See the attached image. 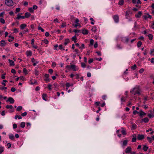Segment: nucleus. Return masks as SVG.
Masks as SVG:
<instances>
[{
    "instance_id": "nucleus-6",
    "label": "nucleus",
    "mask_w": 154,
    "mask_h": 154,
    "mask_svg": "<svg viewBox=\"0 0 154 154\" xmlns=\"http://www.w3.org/2000/svg\"><path fill=\"white\" fill-rule=\"evenodd\" d=\"M6 44H7V43L5 42V40H2L0 41V46L4 47Z\"/></svg>"
},
{
    "instance_id": "nucleus-18",
    "label": "nucleus",
    "mask_w": 154,
    "mask_h": 154,
    "mask_svg": "<svg viewBox=\"0 0 154 154\" xmlns=\"http://www.w3.org/2000/svg\"><path fill=\"white\" fill-rule=\"evenodd\" d=\"M122 133L123 135H125L126 134V131L123 128H122Z\"/></svg>"
},
{
    "instance_id": "nucleus-16",
    "label": "nucleus",
    "mask_w": 154,
    "mask_h": 154,
    "mask_svg": "<svg viewBox=\"0 0 154 154\" xmlns=\"http://www.w3.org/2000/svg\"><path fill=\"white\" fill-rule=\"evenodd\" d=\"M8 61H9V63L10 64V66H14V62L13 61L11 60L10 59L8 60Z\"/></svg>"
},
{
    "instance_id": "nucleus-4",
    "label": "nucleus",
    "mask_w": 154,
    "mask_h": 154,
    "mask_svg": "<svg viewBox=\"0 0 154 154\" xmlns=\"http://www.w3.org/2000/svg\"><path fill=\"white\" fill-rule=\"evenodd\" d=\"M137 138L139 140H142L144 138V136L143 135L138 134Z\"/></svg>"
},
{
    "instance_id": "nucleus-62",
    "label": "nucleus",
    "mask_w": 154,
    "mask_h": 154,
    "mask_svg": "<svg viewBox=\"0 0 154 154\" xmlns=\"http://www.w3.org/2000/svg\"><path fill=\"white\" fill-rule=\"evenodd\" d=\"M151 62L152 63H154V58H152L151 59Z\"/></svg>"
},
{
    "instance_id": "nucleus-60",
    "label": "nucleus",
    "mask_w": 154,
    "mask_h": 154,
    "mask_svg": "<svg viewBox=\"0 0 154 154\" xmlns=\"http://www.w3.org/2000/svg\"><path fill=\"white\" fill-rule=\"evenodd\" d=\"M136 138H133L132 139V142H135L136 141Z\"/></svg>"
},
{
    "instance_id": "nucleus-13",
    "label": "nucleus",
    "mask_w": 154,
    "mask_h": 154,
    "mask_svg": "<svg viewBox=\"0 0 154 154\" xmlns=\"http://www.w3.org/2000/svg\"><path fill=\"white\" fill-rule=\"evenodd\" d=\"M139 114L140 116H142L145 115L146 114L143 112L142 110H141L140 111Z\"/></svg>"
},
{
    "instance_id": "nucleus-61",
    "label": "nucleus",
    "mask_w": 154,
    "mask_h": 154,
    "mask_svg": "<svg viewBox=\"0 0 154 154\" xmlns=\"http://www.w3.org/2000/svg\"><path fill=\"white\" fill-rule=\"evenodd\" d=\"M139 113V112L136 110L134 111L133 112V114L134 115H135L136 114V113Z\"/></svg>"
},
{
    "instance_id": "nucleus-58",
    "label": "nucleus",
    "mask_w": 154,
    "mask_h": 154,
    "mask_svg": "<svg viewBox=\"0 0 154 154\" xmlns=\"http://www.w3.org/2000/svg\"><path fill=\"white\" fill-rule=\"evenodd\" d=\"M5 111H3L1 113V114L2 116H4L5 115Z\"/></svg>"
},
{
    "instance_id": "nucleus-15",
    "label": "nucleus",
    "mask_w": 154,
    "mask_h": 154,
    "mask_svg": "<svg viewBox=\"0 0 154 154\" xmlns=\"http://www.w3.org/2000/svg\"><path fill=\"white\" fill-rule=\"evenodd\" d=\"M20 18L24 19L25 18L24 16H21V15H19V14H18L17 15V17L15 18V19H19Z\"/></svg>"
},
{
    "instance_id": "nucleus-31",
    "label": "nucleus",
    "mask_w": 154,
    "mask_h": 154,
    "mask_svg": "<svg viewBox=\"0 0 154 154\" xmlns=\"http://www.w3.org/2000/svg\"><path fill=\"white\" fill-rule=\"evenodd\" d=\"M142 45V42L140 41H139L137 43V46L138 48L140 47Z\"/></svg>"
},
{
    "instance_id": "nucleus-46",
    "label": "nucleus",
    "mask_w": 154,
    "mask_h": 154,
    "mask_svg": "<svg viewBox=\"0 0 154 154\" xmlns=\"http://www.w3.org/2000/svg\"><path fill=\"white\" fill-rule=\"evenodd\" d=\"M52 86V85L50 84H49L48 85V88L49 90H51V87Z\"/></svg>"
},
{
    "instance_id": "nucleus-29",
    "label": "nucleus",
    "mask_w": 154,
    "mask_h": 154,
    "mask_svg": "<svg viewBox=\"0 0 154 154\" xmlns=\"http://www.w3.org/2000/svg\"><path fill=\"white\" fill-rule=\"evenodd\" d=\"M124 3V1L123 0H121L119 2V4L120 5H123Z\"/></svg>"
},
{
    "instance_id": "nucleus-24",
    "label": "nucleus",
    "mask_w": 154,
    "mask_h": 154,
    "mask_svg": "<svg viewBox=\"0 0 154 154\" xmlns=\"http://www.w3.org/2000/svg\"><path fill=\"white\" fill-rule=\"evenodd\" d=\"M143 122L145 123L148 122L149 121V119L148 118L146 117L143 119Z\"/></svg>"
},
{
    "instance_id": "nucleus-55",
    "label": "nucleus",
    "mask_w": 154,
    "mask_h": 154,
    "mask_svg": "<svg viewBox=\"0 0 154 154\" xmlns=\"http://www.w3.org/2000/svg\"><path fill=\"white\" fill-rule=\"evenodd\" d=\"M148 116L150 118H151L152 117H154V115H152L150 114H149L148 115Z\"/></svg>"
},
{
    "instance_id": "nucleus-23",
    "label": "nucleus",
    "mask_w": 154,
    "mask_h": 154,
    "mask_svg": "<svg viewBox=\"0 0 154 154\" xmlns=\"http://www.w3.org/2000/svg\"><path fill=\"white\" fill-rule=\"evenodd\" d=\"M4 147L0 146V154H1L4 151Z\"/></svg>"
},
{
    "instance_id": "nucleus-52",
    "label": "nucleus",
    "mask_w": 154,
    "mask_h": 154,
    "mask_svg": "<svg viewBox=\"0 0 154 154\" xmlns=\"http://www.w3.org/2000/svg\"><path fill=\"white\" fill-rule=\"evenodd\" d=\"M93 61V59H91L88 60V63H92Z\"/></svg>"
},
{
    "instance_id": "nucleus-11",
    "label": "nucleus",
    "mask_w": 154,
    "mask_h": 154,
    "mask_svg": "<svg viewBox=\"0 0 154 154\" xmlns=\"http://www.w3.org/2000/svg\"><path fill=\"white\" fill-rule=\"evenodd\" d=\"M30 16V14L29 12H26L25 14V16H24V18H28Z\"/></svg>"
},
{
    "instance_id": "nucleus-50",
    "label": "nucleus",
    "mask_w": 154,
    "mask_h": 154,
    "mask_svg": "<svg viewBox=\"0 0 154 154\" xmlns=\"http://www.w3.org/2000/svg\"><path fill=\"white\" fill-rule=\"evenodd\" d=\"M11 91L12 92H14L16 91V89L14 88H12L11 89Z\"/></svg>"
},
{
    "instance_id": "nucleus-12",
    "label": "nucleus",
    "mask_w": 154,
    "mask_h": 154,
    "mask_svg": "<svg viewBox=\"0 0 154 154\" xmlns=\"http://www.w3.org/2000/svg\"><path fill=\"white\" fill-rule=\"evenodd\" d=\"M88 33V31L86 29H83L82 31V33L83 34H87Z\"/></svg>"
},
{
    "instance_id": "nucleus-51",
    "label": "nucleus",
    "mask_w": 154,
    "mask_h": 154,
    "mask_svg": "<svg viewBox=\"0 0 154 154\" xmlns=\"http://www.w3.org/2000/svg\"><path fill=\"white\" fill-rule=\"evenodd\" d=\"M17 127V125L16 124H14L13 125V128L14 129L16 128Z\"/></svg>"
},
{
    "instance_id": "nucleus-42",
    "label": "nucleus",
    "mask_w": 154,
    "mask_h": 154,
    "mask_svg": "<svg viewBox=\"0 0 154 154\" xmlns=\"http://www.w3.org/2000/svg\"><path fill=\"white\" fill-rule=\"evenodd\" d=\"M46 94H43L42 95V98H43V99L44 100H45V101H46V99H45V97H46Z\"/></svg>"
},
{
    "instance_id": "nucleus-48",
    "label": "nucleus",
    "mask_w": 154,
    "mask_h": 154,
    "mask_svg": "<svg viewBox=\"0 0 154 154\" xmlns=\"http://www.w3.org/2000/svg\"><path fill=\"white\" fill-rule=\"evenodd\" d=\"M7 146H8V148H10L11 147V144L10 143H8L7 144Z\"/></svg>"
},
{
    "instance_id": "nucleus-57",
    "label": "nucleus",
    "mask_w": 154,
    "mask_h": 154,
    "mask_svg": "<svg viewBox=\"0 0 154 154\" xmlns=\"http://www.w3.org/2000/svg\"><path fill=\"white\" fill-rule=\"evenodd\" d=\"M29 11L31 12H33V10L32 8H30L29 9Z\"/></svg>"
},
{
    "instance_id": "nucleus-49",
    "label": "nucleus",
    "mask_w": 154,
    "mask_h": 154,
    "mask_svg": "<svg viewBox=\"0 0 154 154\" xmlns=\"http://www.w3.org/2000/svg\"><path fill=\"white\" fill-rule=\"evenodd\" d=\"M27 115V112H24L21 114V116H26Z\"/></svg>"
},
{
    "instance_id": "nucleus-36",
    "label": "nucleus",
    "mask_w": 154,
    "mask_h": 154,
    "mask_svg": "<svg viewBox=\"0 0 154 154\" xmlns=\"http://www.w3.org/2000/svg\"><path fill=\"white\" fill-rule=\"evenodd\" d=\"M65 42L64 43V45H67L68 43L69 42V39L68 38H67V39H66L65 40Z\"/></svg>"
},
{
    "instance_id": "nucleus-22",
    "label": "nucleus",
    "mask_w": 154,
    "mask_h": 154,
    "mask_svg": "<svg viewBox=\"0 0 154 154\" xmlns=\"http://www.w3.org/2000/svg\"><path fill=\"white\" fill-rule=\"evenodd\" d=\"M32 53L30 51H27L26 52V54L28 56H31Z\"/></svg>"
},
{
    "instance_id": "nucleus-8",
    "label": "nucleus",
    "mask_w": 154,
    "mask_h": 154,
    "mask_svg": "<svg viewBox=\"0 0 154 154\" xmlns=\"http://www.w3.org/2000/svg\"><path fill=\"white\" fill-rule=\"evenodd\" d=\"M131 150V148L129 146L127 147L125 149V152L127 153H130Z\"/></svg>"
},
{
    "instance_id": "nucleus-64",
    "label": "nucleus",
    "mask_w": 154,
    "mask_h": 154,
    "mask_svg": "<svg viewBox=\"0 0 154 154\" xmlns=\"http://www.w3.org/2000/svg\"><path fill=\"white\" fill-rule=\"evenodd\" d=\"M94 47L95 48H97V46H98V44H97V42H96L94 45Z\"/></svg>"
},
{
    "instance_id": "nucleus-7",
    "label": "nucleus",
    "mask_w": 154,
    "mask_h": 154,
    "mask_svg": "<svg viewBox=\"0 0 154 154\" xmlns=\"http://www.w3.org/2000/svg\"><path fill=\"white\" fill-rule=\"evenodd\" d=\"M113 19L116 23H118L119 22V17L117 15H116L114 16Z\"/></svg>"
},
{
    "instance_id": "nucleus-59",
    "label": "nucleus",
    "mask_w": 154,
    "mask_h": 154,
    "mask_svg": "<svg viewBox=\"0 0 154 154\" xmlns=\"http://www.w3.org/2000/svg\"><path fill=\"white\" fill-rule=\"evenodd\" d=\"M38 8V7L36 5H33V9H36Z\"/></svg>"
},
{
    "instance_id": "nucleus-34",
    "label": "nucleus",
    "mask_w": 154,
    "mask_h": 154,
    "mask_svg": "<svg viewBox=\"0 0 154 154\" xmlns=\"http://www.w3.org/2000/svg\"><path fill=\"white\" fill-rule=\"evenodd\" d=\"M94 41L93 39H91L90 42V45H92L93 44Z\"/></svg>"
},
{
    "instance_id": "nucleus-43",
    "label": "nucleus",
    "mask_w": 154,
    "mask_h": 154,
    "mask_svg": "<svg viewBox=\"0 0 154 154\" xmlns=\"http://www.w3.org/2000/svg\"><path fill=\"white\" fill-rule=\"evenodd\" d=\"M23 72L25 75H26L27 74V70L26 68L23 69Z\"/></svg>"
},
{
    "instance_id": "nucleus-54",
    "label": "nucleus",
    "mask_w": 154,
    "mask_h": 154,
    "mask_svg": "<svg viewBox=\"0 0 154 154\" xmlns=\"http://www.w3.org/2000/svg\"><path fill=\"white\" fill-rule=\"evenodd\" d=\"M7 88L6 87H3L0 88V89L2 90L7 89Z\"/></svg>"
},
{
    "instance_id": "nucleus-5",
    "label": "nucleus",
    "mask_w": 154,
    "mask_h": 154,
    "mask_svg": "<svg viewBox=\"0 0 154 154\" xmlns=\"http://www.w3.org/2000/svg\"><path fill=\"white\" fill-rule=\"evenodd\" d=\"M45 80L47 82H49L50 80V79L49 78V75L48 74H46L45 75Z\"/></svg>"
},
{
    "instance_id": "nucleus-45",
    "label": "nucleus",
    "mask_w": 154,
    "mask_h": 154,
    "mask_svg": "<svg viewBox=\"0 0 154 154\" xmlns=\"http://www.w3.org/2000/svg\"><path fill=\"white\" fill-rule=\"evenodd\" d=\"M48 72L52 74L53 72V70L52 69H50L48 70Z\"/></svg>"
},
{
    "instance_id": "nucleus-21",
    "label": "nucleus",
    "mask_w": 154,
    "mask_h": 154,
    "mask_svg": "<svg viewBox=\"0 0 154 154\" xmlns=\"http://www.w3.org/2000/svg\"><path fill=\"white\" fill-rule=\"evenodd\" d=\"M25 123L23 122H21L20 124V127L22 128H24L25 126Z\"/></svg>"
},
{
    "instance_id": "nucleus-10",
    "label": "nucleus",
    "mask_w": 154,
    "mask_h": 154,
    "mask_svg": "<svg viewBox=\"0 0 154 154\" xmlns=\"http://www.w3.org/2000/svg\"><path fill=\"white\" fill-rule=\"evenodd\" d=\"M142 14V13L141 11H139L138 14L135 15V17L137 18H139Z\"/></svg>"
},
{
    "instance_id": "nucleus-30",
    "label": "nucleus",
    "mask_w": 154,
    "mask_h": 154,
    "mask_svg": "<svg viewBox=\"0 0 154 154\" xmlns=\"http://www.w3.org/2000/svg\"><path fill=\"white\" fill-rule=\"evenodd\" d=\"M127 142H128L127 140H124L123 142V145L124 146H126L127 145Z\"/></svg>"
},
{
    "instance_id": "nucleus-33",
    "label": "nucleus",
    "mask_w": 154,
    "mask_h": 154,
    "mask_svg": "<svg viewBox=\"0 0 154 154\" xmlns=\"http://www.w3.org/2000/svg\"><path fill=\"white\" fill-rule=\"evenodd\" d=\"M76 35H77V36H78V35H79L78 34H75V35L74 36H73V37H72V41H73L74 40H75V39H77L76 37Z\"/></svg>"
},
{
    "instance_id": "nucleus-41",
    "label": "nucleus",
    "mask_w": 154,
    "mask_h": 154,
    "mask_svg": "<svg viewBox=\"0 0 154 154\" xmlns=\"http://www.w3.org/2000/svg\"><path fill=\"white\" fill-rule=\"evenodd\" d=\"M137 126L136 124H133L132 125V128L133 129H136V128Z\"/></svg>"
},
{
    "instance_id": "nucleus-17",
    "label": "nucleus",
    "mask_w": 154,
    "mask_h": 154,
    "mask_svg": "<svg viewBox=\"0 0 154 154\" xmlns=\"http://www.w3.org/2000/svg\"><path fill=\"white\" fill-rule=\"evenodd\" d=\"M9 138L11 140H14L15 138L14 136L12 134H10L9 135Z\"/></svg>"
},
{
    "instance_id": "nucleus-14",
    "label": "nucleus",
    "mask_w": 154,
    "mask_h": 154,
    "mask_svg": "<svg viewBox=\"0 0 154 154\" xmlns=\"http://www.w3.org/2000/svg\"><path fill=\"white\" fill-rule=\"evenodd\" d=\"M26 25L25 24H21L20 26V29H23L26 27Z\"/></svg>"
},
{
    "instance_id": "nucleus-53",
    "label": "nucleus",
    "mask_w": 154,
    "mask_h": 154,
    "mask_svg": "<svg viewBox=\"0 0 154 154\" xmlns=\"http://www.w3.org/2000/svg\"><path fill=\"white\" fill-rule=\"evenodd\" d=\"M56 63L55 62H53L52 63V67H55L56 66Z\"/></svg>"
},
{
    "instance_id": "nucleus-35",
    "label": "nucleus",
    "mask_w": 154,
    "mask_h": 154,
    "mask_svg": "<svg viewBox=\"0 0 154 154\" xmlns=\"http://www.w3.org/2000/svg\"><path fill=\"white\" fill-rule=\"evenodd\" d=\"M0 22L3 24H4L5 23V20L2 18H0Z\"/></svg>"
},
{
    "instance_id": "nucleus-25",
    "label": "nucleus",
    "mask_w": 154,
    "mask_h": 154,
    "mask_svg": "<svg viewBox=\"0 0 154 154\" xmlns=\"http://www.w3.org/2000/svg\"><path fill=\"white\" fill-rule=\"evenodd\" d=\"M73 84L72 83H71V84H70L69 83H67L66 84V86L67 87H69L70 86H73Z\"/></svg>"
},
{
    "instance_id": "nucleus-32",
    "label": "nucleus",
    "mask_w": 154,
    "mask_h": 154,
    "mask_svg": "<svg viewBox=\"0 0 154 154\" xmlns=\"http://www.w3.org/2000/svg\"><path fill=\"white\" fill-rule=\"evenodd\" d=\"M20 11V8H17L16 9V12L15 13L17 14V12H19Z\"/></svg>"
},
{
    "instance_id": "nucleus-26",
    "label": "nucleus",
    "mask_w": 154,
    "mask_h": 154,
    "mask_svg": "<svg viewBox=\"0 0 154 154\" xmlns=\"http://www.w3.org/2000/svg\"><path fill=\"white\" fill-rule=\"evenodd\" d=\"M149 38L150 40H152V39L153 36L151 34H149L148 35Z\"/></svg>"
},
{
    "instance_id": "nucleus-28",
    "label": "nucleus",
    "mask_w": 154,
    "mask_h": 154,
    "mask_svg": "<svg viewBox=\"0 0 154 154\" xmlns=\"http://www.w3.org/2000/svg\"><path fill=\"white\" fill-rule=\"evenodd\" d=\"M6 107L7 109H12L13 108V106L12 105H7Z\"/></svg>"
},
{
    "instance_id": "nucleus-56",
    "label": "nucleus",
    "mask_w": 154,
    "mask_h": 154,
    "mask_svg": "<svg viewBox=\"0 0 154 154\" xmlns=\"http://www.w3.org/2000/svg\"><path fill=\"white\" fill-rule=\"evenodd\" d=\"M11 72L13 73H16V71L14 69H12L11 70Z\"/></svg>"
},
{
    "instance_id": "nucleus-27",
    "label": "nucleus",
    "mask_w": 154,
    "mask_h": 154,
    "mask_svg": "<svg viewBox=\"0 0 154 154\" xmlns=\"http://www.w3.org/2000/svg\"><path fill=\"white\" fill-rule=\"evenodd\" d=\"M22 109V106H19L17 107V111H20Z\"/></svg>"
},
{
    "instance_id": "nucleus-2",
    "label": "nucleus",
    "mask_w": 154,
    "mask_h": 154,
    "mask_svg": "<svg viewBox=\"0 0 154 154\" xmlns=\"http://www.w3.org/2000/svg\"><path fill=\"white\" fill-rule=\"evenodd\" d=\"M9 101L11 103H13L14 102V100L13 98L11 97H9L6 102Z\"/></svg>"
},
{
    "instance_id": "nucleus-39",
    "label": "nucleus",
    "mask_w": 154,
    "mask_h": 154,
    "mask_svg": "<svg viewBox=\"0 0 154 154\" xmlns=\"http://www.w3.org/2000/svg\"><path fill=\"white\" fill-rule=\"evenodd\" d=\"M136 67H137L136 65L135 64H134V65L133 66L131 67V68L134 70H135L136 69Z\"/></svg>"
},
{
    "instance_id": "nucleus-40",
    "label": "nucleus",
    "mask_w": 154,
    "mask_h": 154,
    "mask_svg": "<svg viewBox=\"0 0 154 154\" xmlns=\"http://www.w3.org/2000/svg\"><path fill=\"white\" fill-rule=\"evenodd\" d=\"M147 139L149 141V142L150 143H151L152 142V140L151 139V138L150 137H147Z\"/></svg>"
},
{
    "instance_id": "nucleus-47",
    "label": "nucleus",
    "mask_w": 154,
    "mask_h": 154,
    "mask_svg": "<svg viewBox=\"0 0 154 154\" xmlns=\"http://www.w3.org/2000/svg\"><path fill=\"white\" fill-rule=\"evenodd\" d=\"M144 71V69H143V68H142L141 69H140V70H139V72L140 73H142L143 71Z\"/></svg>"
},
{
    "instance_id": "nucleus-63",
    "label": "nucleus",
    "mask_w": 154,
    "mask_h": 154,
    "mask_svg": "<svg viewBox=\"0 0 154 154\" xmlns=\"http://www.w3.org/2000/svg\"><path fill=\"white\" fill-rule=\"evenodd\" d=\"M44 42L46 44H48V41L47 39H45L44 40Z\"/></svg>"
},
{
    "instance_id": "nucleus-37",
    "label": "nucleus",
    "mask_w": 154,
    "mask_h": 154,
    "mask_svg": "<svg viewBox=\"0 0 154 154\" xmlns=\"http://www.w3.org/2000/svg\"><path fill=\"white\" fill-rule=\"evenodd\" d=\"M38 29L39 30H41L42 32H44V30L41 27L39 26H38Z\"/></svg>"
},
{
    "instance_id": "nucleus-9",
    "label": "nucleus",
    "mask_w": 154,
    "mask_h": 154,
    "mask_svg": "<svg viewBox=\"0 0 154 154\" xmlns=\"http://www.w3.org/2000/svg\"><path fill=\"white\" fill-rule=\"evenodd\" d=\"M76 66L74 65H72L71 66V69H72L74 71H76L77 70L76 68Z\"/></svg>"
},
{
    "instance_id": "nucleus-3",
    "label": "nucleus",
    "mask_w": 154,
    "mask_h": 154,
    "mask_svg": "<svg viewBox=\"0 0 154 154\" xmlns=\"http://www.w3.org/2000/svg\"><path fill=\"white\" fill-rule=\"evenodd\" d=\"M13 3L12 0H6L5 1V4L8 5H11Z\"/></svg>"
},
{
    "instance_id": "nucleus-1",
    "label": "nucleus",
    "mask_w": 154,
    "mask_h": 154,
    "mask_svg": "<svg viewBox=\"0 0 154 154\" xmlns=\"http://www.w3.org/2000/svg\"><path fill=\"white\" fill-rule=\"evenodd\" d=\"M135 90L136 91V93L138 95H140V90L138 87H135L134 88L133 90L131 91L130 92L132 93H133V92Z\"/></svg>"
},
{
    "instance_id": "nucleus-44",
    "label": "nucleus",
    "mask_w": 154,
    "mask_h": 154,
    "mask_svg": "<svg viewBox=\"0 0 154 154\" xmlns=\"http://www.w3.org/2000/svg\"><path fill=\"white\" fill-rule=\"evenodd\" d=\"M81 66L83 68H85L86 66V65L85 63H81Z\"/></svg>"
},
{
    "instance_id": "nucleus-19",
    "label": "nucleus",
    "mask_w": 154,
    "mask_h": 154,
    "mask_svg": "<svg viewBox=\"0 0 154 154\" xmlns=\"http://www.w3.org/2000/svg\"><path fill=\"white\" fill-rule=\"evenodd\" d=\"M143 149L144 151H146L148 149V147L145 145H143Z\"/></svg>"
},
{
    "instance_id": "nucleus-20",
    "label": "nucleus",
    "mask_w": 154,
    "mask_h": 154,
    "mask_svg": "<svg viewBox=\"0 0 154 154\" xmlns=\"http://www.w3.org/2000/svg\"><path fill=\"white\" fill-rule=\"evenodd\" d=\"M77 24H73L72 25L74 26L75 27H77V26H79V27H81V25L79 23H76Z\"/></svg>"
},
{
    "instance_id": "nucleus-38",
    "label": "nucleus",
    "mask_w": 154,
    "mask_h": 154,
    "mask_svg": "<svg viewBox=\"0 0 154 154\" xmlns=\"http://www.w3.org/2000/svg\"><path fill=\"white\" fill-rule=\"evenodd\" d=\"M66 26V23H65L64 22H63V23H62V25H61L62 27H65Z\"/></svg>"
}]
</instances>
